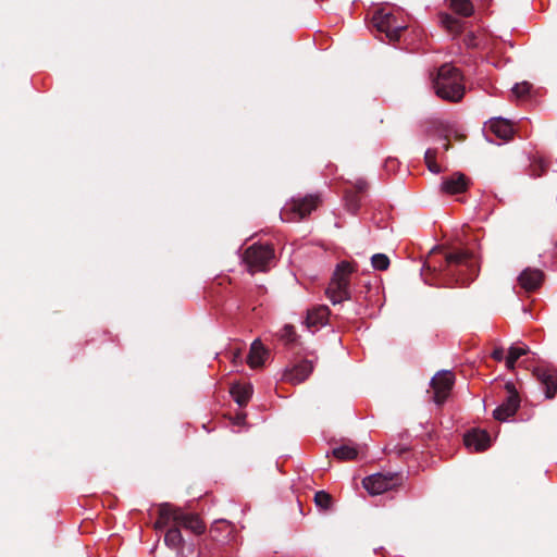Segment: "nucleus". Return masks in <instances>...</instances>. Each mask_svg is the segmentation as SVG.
Listing matches in <instances>:
<instances>
[{
    "label": "nucleus",
    "instance_id": "obj_1",
    "mask_svg": "<svg viewBox=\"0 0 557 557\" xmlns=\"http://www.w3.org/2000/svg\"><path fill=\"white\" fill-rule=\"evenodd\" d=\"M436 95L448 101H459L465 95L463 77L458 69L453 65H443L437 73L434 83Z\"/></svg>",
    "mask_w": 557,
    "mask_h": 557
},
{
    "label": "nucleus",
    "instance_id": "obj_2",
    "mask_svg": "<svg viewBox=\"0 0 557 557\" xmlns=\"http://www.w3.org/2000/svg\"><path fill=\"white\" fill-rule=\"evenodd\" d=\"M170 521L182 525L184 529L200 535L205 532L206 525L197 515L185 513L180 508L170 504H162L159 509V518L154 522L156 529H163Z\"/></svg>",
    "mask_w": 557,
    "mask_h": 557
},
{
    "label": "nucleus",
    "instance_id": "obj_3",
    "mask_svg": "<svg viewBox=\"0 0 557 557\" xmlns=\"http://www.w3.org/2000/svg\"><path fill=\"white\" fill-rule=\"evenodd\" d=\"M356 271L352 263L343 261L337 264L326 288V296L333 305L341 304L350 298V275Z\"/></svg>",
    "mask_w": 557,
    "mask_h": 557
},
{
    "label": "nucleus",
    "instance_id": "obj_4",
    "mask_svg": "<svg viewBox=\"0 0 557 557\" xmlns=\"http://www.w3.org/2000/svg\"><path fill=\"white\" fill-rule=\"evenodd\" d=\"M243 261L252 274L265 272L274 261V250L269 245H252L245 250Z\"/></svg>",
    "mask_w": 557,
    "mask_h": 557
},
{
    "label": "nucleus",
    "instance_id": "obj_5",
    "mask_svg": "<svg viewBox=\"0 0 557 557\" xmlns=\"http://www.w3.org/2000/svg\"><path fill=\"white\" fill-rule=\"evenodd\" d=\"M319 202V197L313 195L293 199L282 209L281 219L286 222L299 221L315 210Z\"/></svg>",
    "mask_w": 557,
    "mask_h": 557
},
{
    "label": "nucleus",
    "instance_id": "obj_6",
    "mask_svg": "<svg viewBox=\"0 0 557 557\" xmlns=\"http://www.w3.org/2000/svg\"><path fill=\"white\" fill-rule=\"evenodd\" d=\"M401 483V478L396 473H374L363 479L362 485L370 495H380L395 488Z\"/></svg>",
    "mask_w": 557,
    "mask_h": 557
},
{
    "label": "nucleus",
    "instance_id": "obj_7",
    "mask_svg": "<svg viewBox=\"0 0 557 557\" xmlns=\"http://www.w3.org/2000/svg\"><path fill=\"white\" fill-rule=\"evenodd\" d=\"M373 23L377 30L384 33L389 40L399 39L400 32L407 27L405 23H399L396 16L385 9H381L374 14Z\"/></svg>",
    "mask_w": 557,
    "mask_h": 557
},
{
    "label": "nucleus",
    "instance_id": "obj_8",
    "mask_svg": "<svg viewBox=\"0 0 557 557\" xmlns=\"http://www.w3.org/2000/svg\"><path fill=\"white\" fill-rule=\"evenodd\" d=\"M455 383V375L451 371H438L432 379L431 385L434 392V401L443 404L449 396Z\"/></svg>",
    "mask_w": 557,
    "mask_h": 557
},
{
    "label": "nucleus",
    "instance_id": "obj_9",
    "mask_svg": "<svg viewBox=\"0 0 557 557\" xmlns=\"http://www.w3.org/2000/svg\"><path fill=\"white\" fill-rule=\"evenodd\" d=\"M506 389L508 393L507 399L493 411L494 418L498 421H506L512 417L520 405V399L513 384L507 383Z\"/></svg>",
    "mask_w": 557,
    "mask_h": 557
},
{
    "label": "nucleus",
    "instance_id": "obj_10",
    "mask_svg": "<svg viewBox=\"0 0 557 557\" xmlns=\"http://www.w3.org/2000/svg\"><path fill=\"white\" fill-rule=\"evenodd\" d=\"M469 187V178L462 173H453L443 178L441 190L447 195L465 193Z\"/></svg>",
    "mask_w": 557,
    "mask_h": 557
},
{
    "label": "nucleus",
    "instance_id": "obj_11",
    "mask_svg": "<svg viewBox=\"0 0 557 557\" xmlns=\"http://www.w3.org/2000/svg\"><path fill=\"white\" fill-rule=\"evenodd\" d=\"M463 442L468 449L482 451L491 445V437L484 430H473L465 435Z\"/></svg>",
    "mask_w": 557,
    "mask_h": 557
},
{
    "label": "nucleus",
    "instance_id": "obj_12",
    "mask_svg": "<svg viewBox=\"0 0 557 557\" xmlns=\"http://www.w3.org/2000/svg\"><path fill=\"white\" fill-rule=\"evenodd\" d=\"M330 309L326 306H315L308 310L306 323L309 329L318 330L327 323Z\"/></svg>",
    "mask_w": 557,
    "mask_h": 557
},
{
    "label": "nucleus",
    "instance_id": "obj_13",
    "mask_svg": "<svg viewBox=\"0 0 557 557\" xmlns=\"http://www.w3.org/2000/svg\"><path fill=\"white\" fill-rule=\"evenodd\" d=\"M312 370V362L308 360H302L299 363L295 364L290 370H288L285 374V377L288 382L293 384H299L311 374Z\"/></svg>",
    "mask_w": 557,
    "mask_h": 557
},
{
    "label": "nucleus",
    "instance_id": "obj_14",
    "mask_svg": "<svg viewBox=\"0 0 557 557\" xmlns=\"http://www.w3.org/2000/svg\"><path fill=\"white\" fill-rule=\"evenodd\" d=\"M486 128L500 139H509L512 136L513 128L508 120L493 117L486 123Z\"/></svg>",
    "mask_w": 557,
    "mask_h": 557
},
{
    "label": "nucleus",
    "instance_id": "obj_15",
    "mask_svg": "<svg viewBox=\"0 0 557 557\" xmlns=\"http://www.w3.org/2000/svg\"><path fill=\"white\" fill-rule=\"evenodd\" d=\"M543 272L539 269H525L519 275V284L520 286L530 292L536 289L543 281Z\"/></svg>",
    "mask_w": 557,
    "mask_h": 557
},
{
    "label": "nucleus",
    "instance_id": "obj_16",
    "mask_svg": "<svg viewBox=\"0 0 557 557\" xmlns=\"http://www.w3.org/2000/svg\"><path fill=\"white\" fill-rule=\"evenodd\" d=\"M268 351L260 341H255L251 344L250 351L247 358V363L250 368L256 369L264 364Z\"/></svg>",
    "mask_w": 557,
    "mask_h": 557
},
{
    "label": "nucleus",
    "instance_id": "obj_17",
    "mask_svg": "<svg viewBox=\"0 0 557 557\" xmlns=\"http://www.w3.org/2000/svg\"><path fill=\"white\" fill-rule=\"evenodd\" d=\"M446 262L450 265H458V267H465L468 270H471L472 273H474V265L475 261L473 260L472 256L468 253L467 251H457L451 252L446 256Z\"/></svg>",
    "mask_w": 557,
    "mask_h": 557
},
{
    "label": "nucleus",
    "instance_id": "obj_18",
    "mask_svg": "<svg viewBox=\"0 0 557 557\" xmlns=\"http://www.w3.org/2000/svg\"><path fill=\"white\" fill-rule=\"evenodd\" d=\"M536 375L539 380L546 386V396L552 398L557 392V376L556 374L546 369H537Z\"/></svg>",
    "mask_w": 557,
    "mask_h": 557
},
{
    "label": "nucleus",
    "instance_id": "obj_19",
    "mask_svg": "<svg viewBox=\"0 0 557 557\" xmlns=\"http://www.w3.org/2000/svg\"><path fill=\"white\" fill-rule=\"evenodd\" d=\"M231 394L239 406H245L252 395V385L250 383L234 384L231 387Z\"/></svg>",
    "mask_w": 557,
    "mask_h": 557
},
{
    "label": "nucleus",
    "instance_id": "obj_20",
    "mask_svg": "<svg viewBox=\"0 0 557 557\" xmlns=\"http://www.w3.org/2000/svg\"><path fill=\"white\" fill-rule=\"evenodd\" d=\"M529 351H530L529 347L524 344L512 345L509 348L508 356L506 358V367L509 370H513L515 366H516V361L520 357L527 355Z\"/></svg>",
    "mask_w": 557,
    "mask_h": 557
},
{
    "label": "nucleus",
    "instance_id": "obj_21",
    "mask_svg": "<svg viewBox=\"0 0 557 557\" xmlns=\"http://www.w3.org/2000/svg\"><path fill=\"white\" fill-rule=\"evenodd\" d=\"M357 455V448L351 445H342L333 449V456L339 460H352Z\"/></svg>",
    "mask_w": 557,
    "mask_h": 557
},
{
    "label": "nucleus",
    "instance_id": "obj_22",
    "mask_svg": "<svg viewBox=\"0 0 557 557\" xmlns=\"http://www.w3.org/2000/svg\"><path fill=\"white\" fill-rule=\"evenodd\" d=\"M450 8L458 14L470 16L473 13V5L470 0H449Z\"/></svg>",
    "mask_w": 557,
    "mask_h": 557
},
{
    "label": "nucleus",
    "instance_id": "obj_23",
    "mask_svg": "<svg viewBox=\"0 0 557 557\" xmlns=\"http://www.w3.org/2000/svg\"><path fill=\"white\" fill-rule=\"evenodd\" d=\"M164 542L172 548H180L183 544V536L178 528L168 530L164 536Z\"/></svg>",
    "mask_w": 557,
    "mask_h": 557
},
{
    "label": "nucleus",
    "instance_id": "obj_24",
    "mask_svg": "<svg viewBox=\"0 0 557 557\" xmlns=\"http://www.w3.org/2000/svg\"><path fill=\"white\" fill-rule=\"evenodd\" d=\"M442 24L453 34H458L461 32V23L459 20L450 16V15H443L442 16Z\"/></svg>",
    "mask_w": 557,
    "mask_h": 557
},
{
    "label": "nucleus",
    "instance_id": "obj_25",
    "mask_svg": "<svg viewBox=\"0 0 557 557\" xmlns=\"http://www.w3.org/2000/svg\"><path fill=\"white\" fill-rule=\"evenodd\" d=\"M371 264L375 270L384 271L389 267V259L384 253H375L371 258Z\"/></svg>",
    "mask_w": 557,
    "mask_h": 557
},
{
    "label": "nucleus",
    "instance_id": "obj_26",
    "mask_svg": "<svg viewBox=\"0 0 557 557\" xmlns=\"http://www.w3.org/2000/svg\"><path fill=\"white\" fill-rule=\"evenodd\" d=\"M314 502L320 508L327 509L331 506L332 498L329 493L320 491L315 493Z\"/></svg>",
    "mask_w": 557,
    "mask_h": 557
},
{
    "label": "nucleus",
    "instance_id": "obj_27",
    "mask_svg": "<svg viewBox=\"0 0 557 557\" xmlns=\"http://www.w3.org/2000/svg\"><path fill=\"white\" fill-rule=\"evenodd\" d=\"M531 85L528 82L518 83L512 87V94L517 98H523L529 94Z\"/></svg>",
    "mask_w": 557,
    "mask_h": 557
},
{
    "label": "nucleus",
    "instance_id": "obj_28",
    "mask_svg": "<svg viewBox=\"0 0 557 557\" xmlns=\"http://www.w3.org/2000/svg\"><path fill=\"white\" fill-rule=\"evenodd\" d=\"M435 152L433 150H426L425 152V161L428 163V168L433 173L440 172V166L434 161Z\"/></svg>",
    "mask_w": 557,
    "mask_h": 557
},
{
    "label": "nucleus",
    "instance_id": "obj_29",
    "mask_svg": "<svg viewBox=\"0 0 557 557\" xmlns=\"http://www.w3.org/2000/svg\"><path fill=\"white\" fill-rule=\"evenodd\" d=\"M280 336L282 339L286 341V342H294L295 338H296V333H295V330L292 325H285L281 331H280Z\"/></svg>",
    "mask_w": 557,
    "mask_h": 557
},
{
    "label": "nucleus",
    "instance_id": "obj_30",
    "mask_svg": "<svg viewBox=\"0 0 557 557\" xmlns=\"http://www.w3.org/2000/svg\"><path fill=\"white\" fill-rule=\"evenodd\" d=\"M492 357L495 360H497V361L503 360V358H504V350L502 348L494 349V351L492 352Z\"/></svg>",
    "mask_w": 557,
    "mask_h": 557
},
{
    "label": "nucleus",
    "instance_id": "obj_31",
    "mask_svg": "<svg viewBox=\"0 0 557 557\" xmlns=\"http://www.w3.org/2000/svg\"><path fill=\"white\" fill-rule=\"evenodd\" d=\"M239 358H240V350L237 349L236 351L233 352V362H235Z\"/></svg>",
    "mask_w": 557,
    "mask_h": 557
},
{
    "label": "nucleus",
    "instance_id": "obj_32",
    "mask_svg": "<svg viewBox=\"0 0 557 557\" xmlns=\"http://www.w3.org/2000/svg\"><path fill=\"white\" fill-rule=\"evenodd\" d=\"M472 278H465V277H461L459 278L458 281H460L461 284H467L468 282H470Z\"/></svg>",
    "mask_w": 557,
    "mask_h": 557
}]
</instances>
